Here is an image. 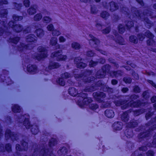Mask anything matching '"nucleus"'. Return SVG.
Returning <instances> with one entry per match:
<instances>
[{"mask_svg": "<svg viewBox=\"0 0 156 156\" xmlns=\"http://www.w3.org/2000/svg\"><path fill=\"white\" fill-rule=\"evenodd\" d=\"M111 66L108 64H106L102 66L101 69L98 70L96 73L95 77L98 79L104 78L107 73L109 74L113 77V75L115 77L121 76L122 72L121 70L111 71Z\"/></svg>", "mask_w": 156, "mask_h": 156, "instance_id": "obj_1", "label": "nucleus"}, {"mask_svg": "<svg viewBox=\"0 0 156 156\" xmlns=\"http://www.w3.org/2000/svg\"><path fill=\"white\" fill-rule=\"evenodd\" d=\"M24 119L23 121V125L27 129H29L31 128L30 131L32 134L36 135L39 131L38 126L37 125H33L31 124L30 121V115L28 114H24L21 115L20 116H17V119L19 123H22V120H21V118H24Z\"/></svg>", "mask_w": 156, "mask_h": 156, "instance_id": "obj_2", "label": "nucleus"}, {"mask_svg": "<svg viewBox=\"0 0 156 156\" xmlns=\"http://www.w3.org/2000/svg\"><path fill=\"white\" fill-rule=\"evenodd\" d=\"M94 86H87L84 89V91L86 92H92L96 90V87H100V90L109 93H113V88L109 87L106 84L104 83L102 81L98 80L94 83Z\"/></svg>", "mask_w": 156, "mask_h": 156, "instance_id": "obj_3", "label": "nucleus"}, {"mask_svg": "<svg viewBox=\"0 0 156 156\" xmlns=\"http://www.w3.org/2000/svg\"><path fill=\"white\" fill-rule=\"evenodd\" d=\"M12 17L13 20H11L9 22L8 26L11 28L15 32L20 33L23 30V27L20 24H16V22L22 20L23 19V16L14 14L12 15Z\"/></svg>", "mask_w": 156, "mask_h": 156, "instance_id": "obj_4", "label": "nucleus"}, {"mask_svg": "<svg viewBox=\"0 0 156 156\" xmlns=\"http://www.w3.org/2000/svg\"><path fill=\"white\" fill-rule=\"evenodd\" d=\"M93 72V71L92 70L86 69L83 73L74 74V76L75 79L77 80H78L83 77H86L85 78L83 79V82L85 84L91 83L93 82L95 78L93 76H88L92 75Z\"/></svg>", "mask_w": 156, "mask_h": 156, "instance_id": "obj_5", "label": "nucleus"}, {"mask_svg": "<svg viewBox=\"0 0 156 156\" xmlns=\"http://www.w3.org/2000/svg\"><path fill=\"white\" fill-rule=\"evenodd\" d=\"M37 50L41 53H36L32 55V57L34 59L40 61L47 57V50L44 47L39 46L37 48Z\"/></svg>", "mask_w": 156, "mask_h": 156, "instance_id": "obj_6", "label": "nucleus"}, {"mask_svg": "<svg viewBox=\"0 0 156 156\" xmlns=\"http://www.w3.org/2000/svg\"><path fill=\"white\" fill-rule=\"evenodd\" d=\"M82 96L77 97V104L81 108H83L85 105H88L90 104L93 100L91 98H88V94L87 93H82L81 94Z\"/></svg>", "mask_w": 156, "mask_h": 156, "instance_id": "obj_7", "label": "nucleus"}, {"mask_svg": "<svg viewBox=\"0 0 156 156\" xmlns=\"http://www.w3.org/2000/svg\"><path fill=\"white\" fill-rule=\"evenodd\" d=\"M156 129V124L150 127L145 131L140 132L138 135V138L140 142L142 141L144 139L148 138L150 135L151 132Z\"/></svg>", "mask_w": 156, "mask_h": 156, "instance_id": "obj_8", "label": "nucleus"}, {"mask_svg": "<svg viewBox=\"0 0 156 156\" xmlns=\"http://www.w3.org/2000/svg\"><path fill=\"white\" fill-rule=\"evenodd\" d=\"M9 72L6 69L2 70V74L0 75V82H5L8 86L14 83L10 76H8Z\"/></svg>", "mask_w": 156, "mask_h": 156, "instance_id": "obj_9", "label": "nucleus"}, {"mask_svg": "<svg viewBox=\"0 0 156 156\" xmlns=\"http://www.w3.org/2000/svg\"><path fill=\"white\" fill-rule=\"evenodd\" d=\"M144 103L140 100L138 99L135 101H133L130 103L128 102L126 104L121 106L122 110H125L129 107L133 108H138L141 106Z\"/></svg>", "mask_w": 156, "mask_h": 156, "instance_id": "obj_10", "label": "nucleus"}, {"mask_svg": "<svg viewBox=\"0 0 156 156\" xmlns=\"http://www.w3.org/2000/svg\"><path fill=\"white\" fill-rule=\"evenodd\" d=\"M103 92H95L92 95L95 100L98 103L103 102L104 99L106 97V94Z\"/></svg>", "mask_w": 156, "mask_h": 156, "instance_id": "obj_11", "label": "nucleus"}, {"mask_svg": "<svg viewBox=\"0 0 156 156\" xmlns=\"http://www.w3.org/2000/svg\"><path fill=\"white\" fill-rule=\"evenodd\" d=\"M62 50H60L57 51H55L52 52L51 55L53 57L56 58L57 61H65L67 58V56L66 55H63L60 54L62 52Z\"/></svg>", "mask_w": 156, "mask_h": 156, "instance_id": "obj_12", "label": "nucleus"}, {"mask_svg": "<svg viewBox=\"0 0 156 156\" xmlns=\"http://www.w3.org/2000/svg\"><path fill=\"white\" fill-rule=\"evenodd\" d=\"M17 134L14 132H12L11 130L9 129H7L5 132V136L6 140L10 139L13 141L16 140Z\"/></svg>", "mask_w": 156, "mask_h": 156, "instance_id": "obj_13", "label": "nucleus"}, {"mask_svg": "<svg viewBox=\"0 0 156 156\" xmlns=\"http://www.w3.org/2000/svg\"><path fill=\"white\" fill-rule=\"evenodd\" d=\"M49 150V148L44 147L41 149L36 148L34 149V152L36 153L38 152L39 156H48Z\"/></svg>", "mask_w": 156, "mask_h": 156, "instance_id": "obj_14", "label": "nucleus"}, {"mask_svg": "<svg viewBox=\"0 0 156 156\" xmlns=\"http://www.w3.org/2000/svg\"><path fill=\"white\" fill-rule=\"evenodd\" d=\"M83 58L80 56L76 57L74 60L75 63L76 64L77 68L80 69H83L86 67L87 64L86 63L81 62Z\"/></svg>", "mask_w": 156, "mask_h": 156, "instance_id": "obj_15", "label": "nucleus"}, {"mask_svg": "<svg viewBox=\"0 0 156 156\" xmlns=\"http://www.w3.org/2000/svg\"><path fill=\"white\" fill-rule=\"evenodd\" d=\"M148 32L147 33V37L148 38V39L146 41L147 44L148 46H152L155 43V41L154 39V36L150 31Z\"/></svg>", "mask_w": 156, "mask_h": 156, "instance_id": "obj_16", "label": "nucleus"}, {"mask_svg": "<svg viewBox=\"0 0 156 156\" xmlns=\"http://www.w3.org/2000/svg\"><path fill=\"white\" fill-rule=\"evenodd\" d=\"M6 151L8 153L12 151V145L9 143L6 144L5 145L2 143L0 144V152L3 153Z\"/></svg>", "mask_w": 156, "mask_h": 156, "instance_id": "obj_17", "label": "nucleus"}, {"mask_svg": "<svg viewBox=\"0 0 156 156\" xmlns=\"http://www.w3.org/2000/svg\"><path fill=\"white\" fill-rule=\"evenodd\" d=\"M132 111L133 109L131 108L123 112L121 116V119L123 122L126 123L127 122L129 118V114L132 112Z\"/></svg>", "mask_w": 156, "mask_h": 156, "instance_id": "obj_18", "label": "nucleus"}, {"mask_svg": "<svg viewBox=\"0 0 156 156\" xmlns=\"http://www.w3.org/2000/svg\"><path fill=\"white\" fill-rule=\"evenodd\" d=\"M116 39L114 38V40L117 44L120 45H124L125 44L124 41L123 37L121 35L119 34L117 32L114 33Z\"/></svg>", "mask_w": 156, "mask_h": 156, "instance_id": "obj_19", "label": "nucleus"}, {"mask_svg": "<svg viewBox=\"0 0 156 156\" xmlns=\"http://www.w3.org/2000/svg\"><path fill=\"white\" fill-rule=\"evenodd\" d=\"M27 71L30 74H35L37 73V66L34 64H29L27 66Z\"/></svg>", "mask_w": 156, "mask_h": 156, "instance_id": "obj_20", "label": "nucleus"}, {"mask_svg": "<svg viewBox=\"0 0 156 156\" xmlns=\"http://www.w3.org/2000/svg\"><path fill=\"white\" fill-rule=\"evenodd\" d=\"M112 127L114 131H119L121 130L122 128L123 124L121 122H115L112 124Z\"/></svg>", "mask_w": 156, "mask_h": 156, "instance_id": "obj_21", "label": "nucleus"}, {"mask_svg": "<svg viewBox=\"0 0 156 156\" xmlns=\"http://www.w3.org/2000/svg\"><path fill=\"white\" fill-rule=\"evenodd\" d=\"M110 5V10L112 12L117 10L119 9V6L117 3L113 1H112L109 3Z\"/></svg>", "mask_w": 156, "mask_h": 156, "instance_id": "obj_22", "label": "nucleus"}, {"mask_svg": "<svg viewBox=\"0 0 156 156\" xmlns=\"http://www.w3.org/2000/svg\"><path fill=\"white\" fill-rule=\"evenodd\" d=\"M131 10L132 12L137 18L139 19L141 18L142 14L140 10L138 9L135 7H132Z\"/></svg>", "mask_w": 156, "mask_h": 156, "instance_id": "obj_23", "label": "nucleus"}, {"mask_svg": "<svg viewBox=\"0 0 156 156\" xmlns=\"http://www.w3.org/2000/svg\"><path fill=\"white\" fill-rule=\"evenodd\" d=\"M138 125V123L136 120L134 119L131 120L129 122L126 123V126L128 128H134L137 127Z\"/></svg>", "mask_w": 156, "mask_h": 156, "instance_id": "obj_24", "label": "nucleus"}, {"mask_svg": "<svg viewBox=\"0 0 156 156\" xmlns=\"http://www.w3.org/2000/svg\"><path fill=\"white\" fill-rule=\"evenodd\" d=\"M128 100L125 99H120L115 100L114 102L117 106H122L128 103Z\"/></svg>", "mask_w": 156, "mask_h": 156, "instance_id": "obj_25", "label": "nucleus"}, {"mask_svg": "<svg viewBox=\"0 0 156 156\" xmlns=\"http://www.w3.org/2000/svg\"><path fill=\"white\" fill-rule=\"evenodd\" d=\"M60 66V65L58 63L51 61L50 62L48 68V69L51 70L58 68Z\"/></svg>", "mask_w": 156, "mask_h": 156, "instance_id": "obj_26", "label": "nucleus"}, {"mask_svg": "<svg viewBox=\"0 0 156 156\" xmlns=\"http://www.w3.org/2000/svg\"><path fill=\"white\" fill-rule=\"evenodd\" d=\"M125 136L127 138L132 137L133 136V130L130 129H126L124 132Z\"/></svg>", "mask_w": 156, "mask_h": 156, "instance_id": "obj_27", "label": "nucleus"}, {"mask_svg": "<svg viewBox=\"0 0 156 156\" xmlns=\"http://www.w3.org/2000/svg\"><path fill=\"white\" fill-rule=\"evenodd\" d=\"M68 151L67 148L65 147H63L58 150L57 153L59 156H65L67 154Z\"/></svg>", "mask_w": 156, "mask_h": 156, "instance_id": "obj_28", "label": "nucleus"}, {"mask_svg": "<svg viewBox=\"0 0 156 156\" xmlns=\"http://www.w3.org/2000/svg\"><path fill=\"white\" fill-rule=\"evenodd\" d=\"M105 116L108 118H112L115 115L114 112L112 109H107L104 112Z\"/></svg>", "mask_w": 156, "mask_h": 156, "instance_id": "obj_29", "label": "nucleus"}, {"mask_svg": "<svg viewBox=\"0 0 156 156\" xmlns=\"http://www.w3.org/2000/svg\"><path fill=\"white\" fill-rule=\"evenodd\" d=\"M143 21L147 27L150 29L153 25V23L147 17H144L143 18Z\"/></svg>", "mask_w": 156, "mask_h": 156, "instance_id": "obj_30", "label": "nucleus"}, {"mask_svg": "<svg viewBox=\"0 0 156 156\" xmlns=\"http://www.w3.org/2000/svg\"><path fill=\"white\" fill-rule=\"evenodd\" d=\"M68 92L69 94L72 96H76L78 94L77 90L74 87H70Z\"/></svg>", "mask_w": 156, "mask_h": 156, "instance_id": "obj_31", "label": "nucleus"}, {"mask_svg": "<svg viewBox=\"0 0 156 156\" xmlns=\"http://www.w3.org/2000/svg\"><path fill=\"white\" fill-rule=\"evenodd\" d=\"M148 31H150L149 30H147L144 34L143 33H140L138 34H137V36L138 40L140 41H143L145 38V37H147V34L148 32Z\"/></svg>", "mask_w": 156, "mask_h": 156, "instance_id": "obj_32", "label": "nucleus"}, {"mask_svg": "<svg viewBox=\"0 0 156 156\" xmlns=\"http://www.w3.org/2000/svg\"><path fill=\"white\" fill-rule=\"evenodd\" d=\"M58 144V141L56 139L53 138H51L50 140H49L48 145L50 148H52Z\"/></svg>", "mask_w": 156, "mask_h": 156, "instance_id": "obj_33", "label": "nucleus"}, {"mask_svg": "<svg viewBox=\"0 0 156 156\" xmlns=\"http://www.w3.org/2000/svg\"><path fill=\"white\" fill-rule=\"evenodd\" d=\"M145 111V109L144 108H141L133 110V115L135 116H139L143 113Z\"/></svg>", "mask_w": 156, "mask_h": 156, "instance_id": "obj_34", "label": "nucleus"}, {"mask_svg": "<svg viewBox=\"0 0 156 156\" xmlns=\"http://www.w3.org/2000/svg\"><path fill=\"white\" fill-rule=\"evenodd\" d=\"M35 33L36 34L37 36L40 38L42 37L44 34V30L41 28L36 29Z\"/></svg>", "mask_w": 156, "mask_h": 156, "instance_id": "obj_35", "label": "nucleus"}, {"mask_svg": "<svg viewBox=\"0 0 156 156\" xmlns=\"http://www.w3.org/2000/svg\"><path fill=\"white\" fill-rule=\"evenodd\" d=\"M21 110L20 106L17 104H14L12 107V112L15 113H20Z\"/></svg>", "mask_w": 156, "mask_h": 156, "instance_id": "obj_36", "label": "nucleus"}, {"mask_svg": "<svg viewBox=\"0 0 156 156\" xmlns=\"http://www.w3.org/2000/svg\"><path fill=\"white\" fill-rule=\"evenodd\" d=\"M34 5L31 6L28 9L27 12L29 15H32L36 13L37 11L36 9L34 8Z\"/></svg>", "mask_w": 156, "mask_h": 156, "instance_id": "obj_37", "label": "nucleus"}, {"mask_svg": "<svg viewBox=\"0 0 156 156\" xmlns=\"http://www.w3.org/2000/svg\"><path fill=\"white\" fill-rule=\"evenodd\" d=\"M20 39V37L16 36L12 38L9 37V40L10 42L16 44L19 42Z\"/></svg>", "mask_w": 156, "mask_h": 156, "instance_id": "obj_38", "label": "nucleus"}, {"mask_svg": "<svg viewBox=\"0 0 156 156\" xmlns=\"http://www.w3.org/2000/svg\"><path fill=\"white\" fill-rule=\"evenodd\" d=\"M130 42L134 44H137L138 42L137 37L134 35H131L129 37Z\"/></svg>", "mask_w": 156, "mask_h": 156, "instance_id": "obj_39", "label": "nucleus"}, {"mask_svg": "<svg viewBox=\"0 0 156 156\" xmlns=\"http://www.w3.org/2000/svg\"><path fill=\"white\" fill-rule=\"evenodd\" d=\"M27 39L28 42L30 43H35L36 41V37L33 34H30L27 36Z\"/></svg>", "mask_w": 156, "mask_h": 156, "instance_id": "obj_40", "label": "nucleus"}, {"mask_svg": "<svg viewBox=\"0 0 156 156\" xmlns=\"http://www.w3.org/2000/svg\"><path fill=\"white\" fill-rule=\"evenodd\" d=\"M101 17L104 20H107L110 16V14L106 11H103L100 13Z\"/></svg>", "mask_w": 156, "mask_h": 156, "instance_id": "obj_41", "label": "nucleus"}, {"mask_svg": "<svg viewBox=\"0 0 156 156\" xmlns=\"http://www.w3.org/2000/svg\"><path fill=\"white\" fill-rule=\"evenodd\" d=\"M118 30L119 34H123L126 31V28L122 24L120 23L118 25Z\"/></svg>", "mask_w": 156, "mask_h": 156, "instance_id": "obj_42", "label": "nucleus"}, {"mask_svg": "<svg viewBox=\"0 0 156 156\" xmlns=\"http://www.w3.org/2000/svg\"><path fill=\"white\" fill-rule=\"evenodd\" d=\"M21 144L23 147V151H26L27 150L28 147V142L24 140H22L21 141Z\"/></svg>", "mask_w": 156, "mask_h": 156, "instance_id": "obj_43", "label": "nucleus"}, {"mask_svg": "<svg viewBox=\"0 0 156 156\" xmlns=\"http://www.w3.org/2000/svg\"><path fill=\"white\" fill-rule=\"evenodd\" d=\"M133 91L135 94L140 93L141 92V89L138 85H135L133 87Z\"/></svg>", "mask_w": 156, "mask_h": 156, "instance_id": "obj_44", "label": "nucleus"}, {"mask_svg": "<svg viewBox=\"0 0 156 156\" xmlns=\"http://www.w3.org/2000/svg\"><path fill=\"white\" fill-rule=\"evenodd\" d=\"M21 46L23 48L24 50H31L32 49L34 46H30L29 44H25L24 43H22L21 44Z\"/></svg>", "mask_w": 156, "mask_h": 156, "instance_id": "obj_45", "label": "nucleus"}, {"mask_svg": "<svg viewBox=\"0 0 156 156\" xmlns=\"http://www.w3.org/2000/svg\"><path fill=\"white\" fill-rule=\"evenodd\" d=\"M134 22L132 20L128 21L127 23L126 24V26L128 30H130L131 28L134 26Z\"/></svg>", "mask_w": 156, "mask_h": 156, "instance_id": "obj_46", "label": "nucleus"}, {"mask_svg": "<svg viewBox=\"0 0 156 156\" xmlns=\"http://www.w3.org/2000/svg\"><path fill=\"white\" fill-rule=\"evenodd\" d=\"M72 47L75 50H79L81 48L80 44L77 42H73L71 44Z\"/></svg>", "mask_w": 156, "mask_h": 156, "instance_id": "obj_47", "label": "nucleus"}, {"mask_svg": "<svg viewBox=\"0 0 156 156\" xmlns=\"http://www.w3.org/2000/svg\"><path fill=\"white\" fill-rule=\"evenodd\" d=\"M2 11L3 12H0V17L2 18L6 17L8 13V12L7 9H2Z\"/></svg>", "mask_w": 156, "mask_h": 156, "instance_id": "obj_48", "label": "nucleus"}, {"mask_svg": "<svg viewBox=\"0 0 156 156\" xmlns=\"http://www.w3.org/2000/svg\"><path fill=\"white\" fill-rule=\"evenodd\" d=\"M58 40L57 38L55 37H52L50 40V44L52 46H55L57 44Z\"/></svg>", "mask_w": 156, "mask_h": 156, "instance_id": "obj_49", "label": "nucleus"}, {"mask_svg": "<svg viewBox=\"0 0 156 156\" xmlns=\"http://www.w3.org/2000/svg\"><path fill=\"white\" fill-rule=\"evenodd\" d=\"M139 98V96L138 95L134 94H131L129 97V98L130 99V101L129 102L130 103V102L134 101V100H136Z\"/></svg>", "mask_w": 156, "mask_h": 156, "instance_id": "obj_50", "label": "nucleus"}, {"mask_svg": "<svg viewBox=\"0 0 156 156\" xmlns=\"http://www.w3.org/2000/svg\"><path fill=\"white\" fill-rule=\"evenodd\" d=\"M142 96L145 99L147 100L150 98L149 93L148 90L144 91L142 94Z\"/></svg>", "mask_w": 156, "mask_h": 156, "instance_id": "obj_51", "label": "nucleus"}, {"mask_svg": "<svg viewBox=\"0 0 156 156\" xmlns=\"http://www.w3.org/2000/svg\"><path fill=\"white\" fill-rule=\"evenodd\" d=\"M42 17V16L41 13H38L34 15V20L36 21L40 20Z\"/></svg>", "mask_w": 156, "mask_h": 156, "instance_id": "obj_52", "label": "nucleus"}, {"mask_svg": "<svg viewBox=\"0 0 156 156\" xmlns=\"http://www.w3.org/2000/svg\"><path fill=\"white\" fill-rule=\"evenodd\" d=\"M89 36L91 38L90 41H92L95 45H97L99 42V40L91 34H90Z\"/></svg>", "mask_w": 156, "mask_h": 156, "instance_id": "obj_53", "label": "nucleus"}, {"mask_svg": "<svg viewBox=\"0 0 156 156\" xmlns=\"http://www.w3.org/2000/svg\"><path fill=\"white\" fill-rule=\"evenodd\" d=\"M56 82L61 86H64L65 85V82L62 78H59L56 80Z\"/></svg>", "mask_w": 156, "mask_h": 156, "instance_id": "obj_54", "label": "nucleus"}, {"mask_svg": "<svg viewBox=\"0 0 156 156\" xmlns=\"http://www.w3.org/2000/svg\"><path fill=\"white\" fill-rule=\"evenodd\" d=\"M98 62L97 61H94L93 60H91L89 62V66L90 67H94L98 65Z\"/></svg>", "mask_w": 156, "mask_h": 156, "instance_id": "obj_55", "label": "nucleus"}, {"mask_svg": "<svg viewBox=\"0 0 156 156\" xmlns=\"http://www.w3.org/2000/svg\"><path fill=\"white\" fill-rule=\"evenodd\" d=\"M43 22L45 23H48L52 20V19L49 16H44L43 18Z\"/></svg>", "mask_w": 156, "mask_h": 156, "instance_id": "obj_56", "label": "nucleus"}, {"mask_svg": "<svg viewBox=\"0 0 156 156\" xmlns=\"http://www.w3.org/2000/svg\"><path fill=\"white\" fill-rule=\"evenodd\" d=\"M61 77L64 79H67L71 77V74L67 72H65L61 74Z\"/></svg>", "mask_w": 156, "mask_h": 156, "instance_id": "obj_57", "label": "nucleus"}, {"mask_svg": "<svg viewBox=\"0 0 156 156\" xmlns=\"http://www.w3.org/2000/svg\"><path fill=\"white\" fill-rule=\"evenodd\" d=\"M123 81L126 84H130L131 83L132 79L129 77H125L123 78Z\"/></svg>", "mask_w": 156, "mask_h": 156, "instance_id": "obj_58", "label": "nucleus"}, {"mask_svg": "<svg viewBox=\"0 0 156 156\" xmlns=\"http://www.w3.org/2000/svg\"><path fill=\"white\" fill-rule=\"evenodd\" d=\"M98 105L96 103L91 104L89 106L90 109L94 110L98 108Z\"/></svg>", "mask_w": 156, "mask_h": 156, "instance_id": "obj_59", "label": "nucleus"}, {"mask_svg": "<svg viewBox=\"0 0 156 156\" xmlns=\"http://www.w3.org/2000/svg\"><path fill=\"white\" fill-rule=\"evenodd\" d=\"M14 5L16 9L18 11L20 10L22 6V4L17 3L16 2L14 3Z\"/></svg>", "mask_w": 156, "mask_h": 156, "instance_id": "obj_60", "label": "nucleus"}, {"mask_svg": "<svg viewBox=\"0 0 156 156\" xmlns=\"http://www.w3.org/2000/svg\"><path fill=\"white\" fill-rule=\"evenodd\" d=\"M154 112L150 111L147 113H146L145 115V117L146 120H147L150 119V118L153 115Z\"/></svg>", "mask_w": 156, "mask_h": 156, "instance_id": "obj_61", "label": "nucleus"}, {"mask_svg": "<svg viewBox=\"0 0 156 156\" xmlns=\"http://www.w3.org/2000/svg\"><path fill=\"white\" fill-rule=\"evenodd\" d=\"M111 31V28L109 27H107L101 30L102 33L104 34H109Z\"/></svg>", "mask_w": 156, "mask_h": 156, "instance_id": "obj_62", "label": "nucleus"}, {"mask_svg": "<svg viewBox=\"0 0 156 156\" xmlns=\"http://www.w3.org/2000/svg\"><path fill=\"white\" fill-rule=\"evenodd\" d=\"M52 34L53 36H58L61 34L60 32L56 29H54L52 32Z\"/></svg>", "mask_w": 156, "mask_h": 156, "instance_id": "obj_63", "label": "nucleus"}, {"mask_svg": "<svg viewBox=\"0 0 156 156\" xmlns=\"http://www.w3.org/2000/svg\"><path fill=\"white\" fill-rule=\"evenodd\" d=\"M152 144L153 147H156V135L155 134L153 136V140Z\"/></svg>", "mask_w": 156, "mask_h": 156, "instance_id": "obj_64", "label": "nucleus"}]
</instances>
